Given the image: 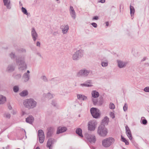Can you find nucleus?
I'll return each instance as SVG.
<instances>
[{
  "instance_id": "f3484780",
  "label": "nucleus",
  "mask_w": 149,
  "mask_h": 149,
  "mask_svg": "<svg viewBox=\"0 0 149 149\" xmlns=\"http://www.w3.org/2000/svg\"><path fill=\"white\" fill-rule=\"evenodd\" d=\"M67 130V128L65 127H58L57 128L56 134H59L65 132Z\"/></svg>"
},
{
  "instance_id": "5701e85b",
  "label": "nucleus",
  "mask_w": 149,
  "mask_h": 149,
  "mask_svg": "<svg viewBox=\"0 0 149 149\" xmlns=\"http://www.w3.org/2000/svg\"><path fill=\"white\" fill-rule=\"evenodd\" d=\"M91 95L93 98H96L99 96V92L96 91L94 90L92 91Z\"/></svg>"
},
{
  "instance_id": "473e14b6",
  "label": "nucleus",
  "mask_w": 149,
  "mask_h": 149,
  "mask_svg": "<svg viewBox=\"0 0 149 149\" xmlns=\"http://www.w3.org/2000/svg\"><path fill=\"white\" fill-rule=\"evenodd\" d=\"M9 56L12 60L14 59L16 57L15 53L13 52H12L10 54Z\"/></svg>"
},
{
  "instance_id": "412c9836",
  "label": "nucleus",
  "mask_w": 149,
  "mask_h": 149,
  "mask_svg": "<svg viewBox=\"0 0 149 149\" xmlns=\"http://www.w3.org/2000/svg\"><path fill=\"white\" fill-rule=\"evenodd\" d=\"M54 139L52 138H50L48 140L47 142V147H48L49 149H50L52 146V145L54 143Z\"/></svg>"
},
{
  "instance_id": "a19ab883",
  "label": "nucleus",
  "mask_w": 149,
  "mask_h": 149,
  "mask_svg": "<svg viewBox=\"0 0 149 149\" xmlns=\"http://www.w3.org/2000/svg\"><path fill=\"white\" fill-rule=\"evenodd\" d=\"M80 86H85L87 87H90L93 86V85L92 84H88L87 83H83L81 84H80Z\"/></svg>"
},
{
  "instance_id": "09e8293b",
  "label": "nucleus",
  "mask_w": 149,
  "mask_h": 149,
  "mask_svg": "<svg viewBox=\"0 0 149 149\" xmlns=\"http://www.w3.org/2000/svg\"><path fill=\"white\" fill-rule=\"evenodd\" d=\"M143 91L146 92H149V87H146L145 88Z\"/></svg>"
},
{
  "instance_id": "a211bd4d",
  "label": "nucleus",
  "mask_w": 149,
  "mask_h": 149,
  "mask_svg": "<svg viewBox=\"0 0 149 149\" xmlns=\"http://www.w3.org/2000/svg\"><path fill=\"white\" fill-rule=\"evenodd\" d=\"M70 11L72 17L74 19L76 18L75 12L72 6H70Z\"/></svg>"
},
{
  "instance_id": "a18cd8bd",
  "label": "nucleus",
  "mask_w": 149,
  "mask_h": 149,
  "mask_svg": "<svg viewBox=\"0 0 149 149\" xmlns=\"http://www.w3.org/2000/svg\"><path fill=\"white\" fill-rule=\"evenodd\" d=\"M109 108L111 109H113L115 108V106L112 103H110L109 104Z\"/></svg>"
},
{
  "instance_id": "052dcab7",
  "label": "nucleus",
  "mask_w": 149,
  "mask_h": 149,
  "mask_svg": "<svg viewBox=\"0 0 149 149\" xmlns=\"http://www.w3.org/2000/svg\"><path fill=\"white\" fill-rule=\"evenodd\" d=\"M58 33L57 31L54 32L53 33V35L54 36H56Z\"/></svg>"
},
{
  "instance_id": "0eeeda50",
  "label": "nucleus",
  "mask_w": 149,
  "mask_h": 149,
  "mask_svg": "<svg viewBox=\"0 0 149 149\" xmlns=\"http://www.w3.org/2000/svg\"><path fill=\"white\" fill-rule=\"evenodd\" d=\"M90 73V70H87L85 69H82L80 70L77 73V75L78 77H86Z\"/></svg>"
},
{
  "instance_id": "2eb2a0df",
  "label": "nucleus",
  "mask_w": 149,
  "mask_h": 149,
  "mask_svg": "<svg viewBox=\"0 0 149 149\" xmlns=\"http://www.w3.org/2000/svg\"><path fill=\"white\" fill-rule=\"evenodd\" d=\"M15 68V65L14 63H12L8 65L7 70L9 72H11L14 71Z\"/></svg>"
},
{
  "instance_id": "c9c22d12",
  "label": "nucleus",
  "mask_w": 149,
  "mask_h": 149,
  "mask_svg": "<svg viewBox=\"0 0 149 149\" xmlns=\"http://www.w3.org/2000/svg\"><path fill=\"white\" fill-rule=\"evenodd\" d=\"M141 122L143 125H146L147 124V121L145 119H142L141 118Z\"/></svg>"
},
{
  "instance_id": "aec40b11",
  "label": "nucleus",
  "mask_w": 149,
  "mask_h": 149,
  "mask_svg": "<svg viewBox=\"0 0 149 149\" xmlns=\"http://www.w3.org/2000/svg\"><path fill=\"white\" fill-rule=\"evenodd\" d=\"M34 118L32 116H30L26 119V122L30 124H32L33 122Z\"/></svg>"
},
{
  "instance_id": "7c9ffc66",
  "label": "nucleus",
  "mask_w": 149,
  "mask_h": 149,
  "mask_svg": "<svg viewBox=\"0 0 149 149\" xmlns=\"http://www.w3.org/2000/svg\"><path fill=\"white\" fill-rule=\"evenodd\" d=\"M51 104L55 107L58 108V105L57 103V101L55 100H53L52 101Z\"/></svg>"
},
{
  "instance_id": "dca6fc26",
  "label": "nucleus",
  "mask_w": 149,
  "mask_h": 149,
  "mask_svg": "<svg viewBox=\"0 0 149 149\" xmlns=\"http://www.w3.org/2000/svg\"><path fill=\"white\" fill-rule=\"evenodd\" d=\"M60 28L62 29V32L63 34L66 33L68 31L69 27L68 25H66L63 26L61 25L60 26Z\"/></svg>"
},
{
  "instance_id": "49530a36",
  "label": "nucleus",
  "mask_w": 149,
  "mask_h": 149,
  "mask_svg": "<svg viewBox=\"0 0 149 149\" xmlns=\"http://www.w3.org/2000/svg\"><path fill=\"white\" fill-rule=\"evenodd\" d=\"M128 106L126 103L125 104L124 106L123 107V110L124 111H126L127 109Z\"/></svg>"
},
{
  "instance_id": "de8ad7c7",
  "label": "nucleus",
  "mask_w": 149,
  "mask_h": 149,
  "mask_svg": "<svg viewBox=\"0 0 149 149\" xmlns=\"http://www.w3.org/2000/svg\"><path fill=\"white\" fill-rule=\"evenodd\" d=\"M4 116L7 118H10V115L9 113H5L4 114Z\"/></svg>"
},
{
  "instance_id": "3c124183",
  "label": "nucleus",
  "mask_w": 149,
  "mask_h": 149,
  "mask_svg": "<svg viewBox=\"0 0 149 149\" xmlns=\"http://www.w3.org/2000/svg\"><path fill=\"white\" fill-rule=\"evenodd\" d=\"M91 24L93 26L94 28H96L97 27V24L95 22H93Z\"/></svg>"
},
{
  "instance_id": "6ab92c4d",
  "label": "nucleus",
  "mask_w": 149,
  "mask_h": 149,
  "mask_svg": "<svg viewBox=\"0 0 149 149\" xmlns=\"http://www.w3.org/2000/svg\"><path fill=\"white\" fill-rule=\"evenodd\" d=\"M29 74H27L26 73H24L22 77V79L24 82L28 81L30 79Z\"/></svg>"
},
{
  "instance_id": "20e7f679",
  "label": "nucleus",
  "mask_w": 149,
  "mask_h": 149,
  "mask_svg": "<svg viewBox=\"0 0 149 149\" xmlns=\"http://www.w3.org/2000/svg\"><path fill=\"white\" fill-rule=\"evenodd\" d=\"M97 132L100 136L104 137L107 135L108 132L104 125H101L98 127Z\"/></svg>"
},
{
  "instance_id": "9d476101",
  "label": "nucleus",
  "mask_w": 149,
  "mask_h": 149,
  "mask_svg": "<svg viewBox=\"0 0 149 149\" xmlns=\"http://www.w3.org/2000/svg\"><path fill=\"white\" fill-rule=\"evenodd\" d=\"M117 62L118 63V67L120 68H125L127 64V62L119 60H117Z\"/></svg>"
},
{
  "instance_id": "13d9d810",
  "label": "nucleus",
  "mask_w": 149,
  "mask_h": 149,
  "mask_svg": "<svg viewBox=\"0 0 149 149\" xmlns=\"http://www.w3.org/2000/svg\"><path fill=\"white\" fill-rule=\"evenodd\" d=\"M40 42L38 41L36 43V46L38 47H40Z\"/></svg>"
},
{
  "instance_id": "603ef678",
  "label": "nucleus",
  "mask_w": 149,
  "mask_h": 149,
  "mask_svg": "<svg viewBox=\"0 0 149 149\" xmlns=\"http://www.w3.org/2000/svg\"><path fill=\"white\" fill-rule=\"evenodd\" d=\"M99 19V17L97 16H96L93 17V20H97Z\"/></svg>"
},
{
  "instance_id": "72a5a7b5",
  "label": "nucleus",
  "mask_w": 149,
  "mask_h": 149,
  "mask_svg": "<svg viewBox=\"0 0 149 149\" xmlns=\"http://www.w3.org/2000/svg\"><path fill=\"white\" fill-rule=\"evenodd\" d=\"M17 51L19 53H25L26 52V49L23 48L18 49H17Z\"/></svg>"
},
{
  "instance_id": "c756f323",
  "label": "nucleus",
  "mask_w": 149,
  "mask_h": 149,
  "mask_svg": "<svg viewBox=\"0 0 149 149\" xmlns=\"http://www.w3.org/2000/svg\"><path fill=\"white\" fill-rule=\"evenodd\" d=\"M38 137H45L43 131L42 130H40L38 131Z\"/></svg>"
},
{
  "instance_id": "6e6552de",
  "label": "nucleus",
  "mask_w": 149,
  "mask_h": 149,
  "mask_svg": "<svg viewBox=\"0 0 149 149\" xmlns=\"http://www.w3.org/2000/svg\"><path fill=\"white\" fill-rule=\"evenodd\" d=\"M85 137L87 140L91 143H95L96 139L95 136L87 134L86 135Z\"/></svg>"
},
{
  "instance_id": "79ce46f5",
  "label": "nucleus",
  "mask_w": 149,
  "mask_h": 149,
  "mask_svg": "<svg viewBox=\"0 0 149 149\" xmlns=\"http://www.w3.org/2000/svg\"><path fill=\"white\" fill-rule=\"evenodd\" d=\"M101 65L103 67H105L107 66L108 65V63L107 61H106V62L102 61Z\"/></svg>"
},
{
  "instance_id": "1a4fd4ad",
  "label": "nucleus",
  "mask_w": 149,
  "mask_h": 149,
  "mask_svg": "<svg viewBox=\"0 0 149 149\" xmlns=\"http://www.w3.org/2000/svg\"><path fill=\"white\" fill-rule=\"evenodd\" d=\"M88 130L91 131H94L95 128V123L93 121H89L88 123Z\"/></svg>"
},
{
  "instance_id": "39448f33",
  "label": "nucleus",
  "mask_w": 149,
  "mask_h": 149,
  "mask_svg": "<svg viewBox=\"0 0 149 149\" xmlns=\"http://www.w3.org/2000/svg\"><path fill=\"white\" fill-rule=\"evenodd\" d=\"M84 53V51L81 49L77 51L73 54L72 56V59L75 61L79 60L83 56Z\"/></svg>"
},
{
  "instance_id": "e2e57ef3",
  "label": "nucleus",
  "mask_w": 149,
  "mask_h": 149,
  "mask_svg": "<svg viewBox=\"0 0 149 149\" xmlns=\"http://www.w3.org/2000/svg\"><path fill=\"white\" fill-rule=\"evenodd\" d=\"M105 2V0H100L99 1L100 2L102 3H104Z\"/></svg>"
},
{
  "instance_id": "69168bd1",
  "label": "nucleus",
  "mask_w": 149,
  "mask_h": 149,
  "mask_svg": "<svg viewBox=\"0 0 149 149\" xmlns=\"http://www.w3.org/2000/svg\"><path fill=\"white\" fill-rule=\"evenodd\" d=\"M109 25V23L108 22H106V25L107 26H108Z\"/></svg>"
},
{
  "instance_id": "4c0bfd02",
  "label": "nucleus",
  "mask_w": 149,
  "mask_h": 149,
  "mask_svg": "<svg viewBox=\"0 0 149 149\" xmlns=\"http://www.w3.org/2000/svg\"><path fill=\"white\" fill-rule=\"evenodd\" d=\"M22 11L24 14L26 15H28V13L26 9L22 7L21 8Z\"/></svg>"
},
{
  "instance_id": "680f3d73",
  "label": "nucleus",
  "mask_w": 149,
  "mask_h": 149,
  "mask_svg": "<svg viewBox=\"0 0 149 149\" xmlns=\"http://www.w3.org/2000/svg\"><path fill=\"white\" fill-rule=\"evenodd\" d=\"M8 108L9 110L12 109V107L10 104L8 105Z\"/></svg>"
},
{
  "instance_id": "e433bc0d",
  "label": "nucleus",
  "mask_w": 149,
  "mask_h": 149,
  "mask_svg": "<svg viewBox=\"0 0 149 149\" xmlns=\"http://www.w3.org/2000/svg\"><path fill=\"white\" fill-rule=\"evenodd\" d=\"M13 91L15 93H17L19 90V88L17 86H15L13 87Z\"/></svg>"
},
{
  "instance_id": "37998d69",
  "label": "nucleus",
  "mask_w": 149,
  "mask_h": 149,
  "mask_svg": "<svg viewBox=\"0 0 149 149\" xmlns=\"http://www.w3.org/2000/svg\"><path fill=\"white\" fill-rule=\"evenodd\" d=\"M92 100L93 102V104L95 105H96L97 104V103L98 102V100L97 99L94 98H92Z\"/></svg>"
},
{
  "instance_id": "4d7b16f0",
  "label": "nucleus",
  "mask_w": 149,
  "mask_h": 149,
  "mask_svg": "<svg viewBox=\"0 0 149 149\" xmlns=\"http://www.w3.org/2000/svg\"><path fill=\"white\" fill-rule=\"evenodd\" d=\"M103 103V101L102 100H100L99 101V104L100 105H101Z\"/></svg>"
},
{
  "instance_id": "774afa93",
  "label": "nucleus",
  "mask_w": 149,
  "mask_h": 149,
  "mask_svg": "<svg viewBox=\"0 0 149 149\" xmlns=\"http://www.w3.org/2000/svg\"><path fill=\"white\" fill-rule=\"evenodd\" d=\"M90 147L91 149H95V148L93 146H91Z\"/></svg>"
},
{
  "instance_id": "f257e3e1",
  "label": "nucleus",
  "mask_w": 149,
  "mask_h": 149,
  "mask_svg": "<svg viewBox=\"0 0 149 149\" xmlns=\"http://www.w3.org/2000/svg\"><path fill=\"white\" fill-rule=\"evenodd\" d=\"M23 103L24 107L29 109L36 107L37 104V102L33 98L25 99Z\"/></svg>"
},
{
  "instance_id": "c03bdc74",
  "label": "nucleus",
  "mask_w": 149,
  "mask_h": 149,
  "mask_svg": "<svg viewBox=\"0 0 149 149\" xmlns=\"http://www.w3.org/2000/svg\"><path fill=\"white\" fill-rule=\"evenodd\" d=\"M39 141L41 143H42L44 141L45 137H39Z\"/></svg>"
},
{
  "instance_id": "f03ea898",
  "label": "nucleus",
  "mask_w": 149,
  "mask_h": 149,
  "mask_svg": "<svg viewBox=\"0 0 149 149\" xmlns=\"http://www.w3.org/2000/svg\"><path fill=\"white\" fill-rule=\"evenodd\" d=\"M16 62L17 64L19 65V70H23L27 69V65L25 62L24 57L20 56L16 58Z\"/></svg>"
},
{
  "instance_id": "bb28decb",
  "label": "nucleus",
  "mask_w": 149,
  "mask_h": 149,
  "mask_svg": "<svg viewBox=\"0 0 149 149\" xmlns=\"http://www.w3.org/2000/svg\"><path fill=\"white\" fill-rule=\"evenodd\" d=\"M6 101V97L2 95H0V104H3Z\"/></svg>"
},
{
  "instance_id": "bf43d9fd",
  "label": "nucleus",
  "mask_w": 149,
  "mask_h": 149,
  "mask_svg": "<svg viewBox=\"0 0 149 149\" xmlns=\"http://www.w3.org/2000/svg\"><path fill=\"white\" fill-rule=\"evenodd\" d=\"M26 114V113L25 111H22L21 113V116H23Z\"/></svg>"
},
{
  "instance_id": "f8f14e48",
  "label": "nucleus",
  "mask_w": 149,
  "mask_h": 149,
  "mask_svg": "<svg viewBox=\"0 0 149 149\" xmlns=\"http://www.w3.org/2000/svg\"><path fill=\"white\" fill-rule=\"evenodd\" d=\"M125 130L127 136L129 138V139L130 140H132L133 139V137H132L131 132L130 128L127 125H126L125 126Z\"/></svg>"
},
{
  "instance_id": "9b49d317",
  "label": "nucleus",
  "mask_w": 149,
  "mask_h": 149,
  "mask_svg": "<svg viewBox=\"0 0 149 149\" xmlns=\"http://www.w3.org/2000/svg\"><path fill=\"white\" fill-rule=\"evenodd\" d=\"M47 137L49 138L52 136L54 131V130L53 127H50L47 128Z\"/></svg>"
},
{
  "instance_id": "4468645a",
  "label": "nucleus",
  "mask_w": 149,
  "mask_h": 149,
  "mask_svg": "<svg viewBox=\"0 0 149 149\" xmlns=\"http://www.w3.org/2000/svg\"><path fill=\"white\" fill-rule=\"evenodd\" d=\"M4 5L8 9L11 8V2L10 0H3Z\"/></svg>"
},
{
  "instance_id": "6e6d98bb",
  "label": "nucleus",
  "mask_w": 149,
  "mask_h": 149,
  "mask_svg": "<svg viewBox=\"0 0 149 149\" xmlns=\"http://www.w3.org/2000/svg\"><path fill=\"white\" fill-rule=\"evenodd\" d=\"M91 80H88L86 81V83H87L88 84H91Z\"/></svg>"
},
{
  "instance_id": "a878e982",
  "label": "nucleus",
  "mask_w": 149,
  "mask_h": 149,
  "mask_svg": "<svg viewBox=\"0 0 149 149\" xmlns=\"http://www.w3.org/2000/svg\"><path fill=\"white\" fill-rule=\"evenodd\" d=\"M109 118L107 116H105L102 120L101 125H108L109 123Z\"/></svg>"
},
{
  "instance_id": "338daca9",
  "label": "nucleus",
  "mask_w": 149,
  "mask_h": 149,
  "mask_svg": "<svg viewBox=\"0 0 149 149\" xmlns=\"http://www.w3.org/2000/svg\"><path fill=\"white\" fill-rule=\"evenodd\" d=\"M30 73V71L29 70H28L27 71V72H25V73H27V74H29Z\"/></svg>"
},
{
  "instance_id": "ea45409f",
  "label": "nucleus",
  "mask_w": 149,
  "mask_h": 149,
  "mask_svg": "<svg viewBox=\"0 0 149 149\" xmlns=\"http://www.w3.org/2000/svg\"><path fill=\"white\" fill-rule=\"evenodd\" d=\"M41 79L45 82H47L48 81V79L47 77L45 75H43L41 76Z\"/></svg>"
},
{
  "instance_id": "423d86ee",
  "label": "nucleus",
  "mask_w": 149,
  "mask_h": 149,
  "mask_svg": "<svg viewBox=\"0 0 149 149\" xmlns=\"http://www.w3.org/2000/svg\"><path fill=\"white\" fill-rule=\"evenodd\" d=\"M90 112L93 118H98L100 117V110L96 108H91L90 109Z\"/></svg>"
},
{
  "instance_id": "ddd939ff",
  "label": "nucleus",
  "mask_w": 149,
  "mask_h": 149,
  "mask_svg": "<svg viewBox=\"0 0 149 149\" xmlns=\"http://www.w3.org/2000/svg\"><path fill=\"white\" fill-rule=\"evenodd\" d=\"M31 35L33 40L35 41L38 37V35L34 28H32Z\"/></svg>"
},
{
  "instance_id": "58836bf2",
  "label": "nucleus",
  "mask_w": 149,
  "mask_h": 149,
  "mask_svg": "<svg viewBox=\"0 0 149 149\" xmlns=\"http://www.w3.org/2000/svg\"><path fill=\"white\" fill-rule=\"evenodd\" d=\"M46 97L49 99H51L53 97V95L48 93L46 95Z\"/></svg>"
},
{
  "instance_id": "cd10ccee",
  "label": "nucleus",
  "mask_w": 149,
  "mask_h": 149,
  "mask_svg": "<svg viewBox=\"0 0 149 149\" xmlns=\"http://www.w3.org/2000/svg\"><path fill=\"white\" fill-rule=\"evenodd\" d=\"M19 94L21 96L25 97L28 95V92L27 90H24L20 93Z\"/></svg>"
},
{
  "instance_id": "0e129e2a",
  "label": "nucleus",
  "mask_w": 149,
  "mask_h": 149,
  "mask_svg": "<svg viewBox=\"0 0 149 149\" xmlns=\"http://www.w3.org/2000/svg\"><path fill=\"white\" fill-rule=\"evenodd\" d=\"M144 65L148 67L149 66V63H145Z\"/></svg>"
},
{
  "instance_id": "864d4df0",
  "label": "nucleus",
  "mask_w": 149,
  "mask_h": 149,
  "mask_svg": "<svg viewBox=\"0 0 149 149\" xmlns=\"http://www.w3.org/2000/svg\"><path fill=\"white\" fill-rule=\"evenodd\" d=\"M147 58L146 57H144L142 59L141 61V62H142L143 61H145L146 59H147Z\"/></svg>"
},
{
  "instance_id": "b1692460",
  "label": "nucleus",
  "mask_w": 149,
  "mask_h": 149,
  "mask_svg": "<svg viewBox=\"0 0 149 149\" xmlns=\"http://www.w3.org/2000/svg\"><path fill=\"white\" fill-rule=\"evenodd\" d=\"M76 134H78L79 136L81 137H83V136L82 134V130L81 128H77L75 131Z\"/></svg>"
},
{
  "instance_id": "f704fd0d",
  "label": "nucleus",
  "mask_w": 149,
  "mask_h": 149,
  "mask_svg": "<svg viewBox=\"0 0 149 149\" xmlns=\"http://www.w3.org/2000/svg\"><path fill=\"white\" fill-rule=\"evenodd\" d=\"M13 77L15 79H20L21 77V74H17L15 75H13Z\"/></svg>"
},
{
  "instance_id": "5fc2aeb1",
  "label": "nucleus",
  "mask_w": 149,
  "mask_h": 149,
  "mask_svg": "<svg viewBox=\"0 0 149 149\" xmlns=\"http://www.w3.org/2000/svg\"><path fill=\"white\" fill-rule=\"evenodd\" d=\"M36 54L37 55H38V56H40V57H42H42L41 54L39 52H36Z\"/></svg>"
},
{
  "instance_id": "c85d7f7f",
  "label": "nucleus",
  "mask_w": 149,
  "mask_h": 149,
  "mask_svg": "<svg viewBox=\"0 0 149 149\" xmlns=\"http://www.w3.org/2000/svg\"><path fill=\"white\" fill-rule=\"evenodd\" d=\"M130 10L131 15L132 17L134 15L135 12V9L134 7L131 5L130 6Z\"/></svg>"
},
{
  "instance_id": "2f4dec72",
  "label": "nucleus",
  "mask_w": 149,
  "mask_h": 149,
  "mask_svg": "<svg viewBox=\"0 0 149 149\" xmlns=\"http://www.w3.org/2000/svg\"><path fill=\"white\" fill-rule=\"evenodd\" d=\"M121 141L125 143V145H128L129 144V142L127 141L126 139L124 138L122 135L121 136Z\"/></svg>"
},
{
  "instance_id": "7ed1b4c3",
  "label": "nucleus",
  "mask_w": 149,
  "mask_h": 149,
  "mask_svg": "<svg viewBox=\"0 0 149 149\" xmlns=\"http://www.w3.org/2000/svg\"><path fill=\"white\" fill-rule=\"evenodd\" d=\"M114 139L111 137L106 138L102 141V146L105 148H108L114 143Z\"/></svg>"
},
{
  "instance_id": "393cba45",
  "label": "nucleus",
  "mask_w": 149,
  "mask_h": 149,
  "mask_svg": "<svg viewBox=\"0 0 149 149\" xmlns=\"http://www.w3.org/2000/svg\"><path fill=\"white\" fill-rule=\"evenodd\" d=\"M77 98L79 100H81L83 101L87 99V97L81 94H77Z\"/></svg>"
},
{
  "instance_id": "8fccbe9b",
  "label": "nucleus",
  "mask_w": 149,
  "mask_h": 149,
  "mask_svg": "<svg viewBox=\"0 0 149 149\" xmlns=\"http://www.w3.org/2000/svg\"><path fill=\"white\" fill-rule=\"evenodd\" d=\"M110 116L112 118H114L115 117V114L114 113L112 112H111Z\"/></svg>"
},
{
  "instance_id": "4be33fe9",
  "label": "nucleus",
  "mask_w": 149,
  "mask_h": 149,
  "mask_svg": "<svg viewBox=\"0 0 149 149\" xmlns=\"http://www.w3.org/2000/svg\"><path fill=\"white\" fill-rule=\"evenodd\" d=\"M49 81H52V82H51V83H54L56 84H57L61 82V79L57 77L52 78Z\"/></svg>"
}]
</instances>
